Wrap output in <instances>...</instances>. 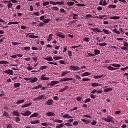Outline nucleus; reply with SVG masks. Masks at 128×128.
Wrapping results in <instances>:
<instances>
[{
    "label": "nucleus",
    "instance_id": "nucleus-1",
    "mask_svg": "<svg viewBox=\"0 0 128 128\" xmlns=\"http://www.w3.org/2000/svg\"><path fill=\"white\" fill-rule=\"evenodd\" d=\"M102 120L107 122H114V118L110 116H107L106 118H102Z\"/></svg>",
    "mask_w": 128,
    "mask_h": 128
},
{
    "label": "nucleus",
    "instance_id": "nucleus-2",
    "mask_svg": "<svg viewBox=\"0 0 128 128\" xmlns=\"http://www.w3.org/2000/svg\"><path fill=\"white\" fill-rule=\"evenodd\" d=\"M20 114H22V116H28L32 114V112H30V110H26L24 112H21Z\"/></svg>",
    "mask_w": 128,
    "mask_h": 128
},
{
    "label": "nucleus",
    "instance_id": "nucleus-3",
    "mask_svg": "<svg viewBox=\"0 0 128 128\" xmlns=\"http://www.w3.org/2000/svg\"><path fill=\"white\" fill-rule=\"evenodd\" d=\"M70 69L72 70H74L75 72H78V70H80V68L78 66H70Z\"/></svg>",
    "mask_w": 128,
    "mask_h": 128
},
{
    "label": "nucleus",
    "instance_id": "nucleus-4",
    "mask_svg": "<svg viewBox=\"0 0 128 128\" xmlns=\"http://www.w3.org/2000/svg\"><path fill=\"white\" fill-rule=\"evenodd\" d=\"M4 72L5 74H8L14 76V71L12 70H6Z\"/></svg>",
    "mask_w": 128,
    "mask_h": 128
},
{
    "label": "nucleus",
    "instance_id": "nucleus-5",
    "mask_svg": "<svg viewBox=\"0 0 128 128\" xmlns=\"http://www.w3.org/2000/svg\"><path fill=\"white\" fill-rule=\"evenodd\" d=\"M60 82V81H52L50 83H48L47 86H56V84H58Z\"/></svg>",
    "mask_w": 128,
    "mask_h": 128
},
{
    "label": "nucleus",
    "instance_id": "nucleus-6",
    "mask_svg": "<svg viewBox=\"0 0 128 128\" xmlns=\"http://www.w3.org/2000/svg\"><path fill=\"white\" fill-rule=\"evenodd\" d=\"M46 76V74H42L40 77V80H50V78Z\"/></svg>",
    "mask_w": 128,
    "mask_h": 128
},
{
    "label": "nucleus",
    "instance_id": "nucleus-7",
    "mask_svg": "<svg viewBox=\"0 0 128 128\" xmlns=\"http://www.w3.org/2000/svg\"><path fill=\"white\" fill-rule=\"evenodd\" d=\"M45 104L47 106H52V104H54V100L52 99H49L45 102Z\"/></svg>",
    "mask_w": 128,
    "mask_h": 128
},
{
    "label": "nucleus",
    "instance_id": "nucleus-8",
    "mask_svg": "<svg viewBox=\"0 0 128 128\" xmlns=\"http://www.w3.org/2000/svg\"><path fill=\"white\" fill-rule=\"evenodd\" d=\"M74 78H64L61 79L60 82H68V80H72Z\"/></svg>",
    "mask_w": 128,
    "mask_h": 128
},
{
    "label": "nucleus",
    "instance_id": "nucleus-9",
    "mask_svg": "<svg viewBox=\"0 0 128 128\" xmlns=\"http://www.w3.org/2000/svg\"><path fill=\"white\" fill-rule=\"evenodd\" d=\"M43 98H44V96L41 95L40 96H38L36 98H34L33 100L34 102H36V100H42Z\"/></svg>",
    "mask_w": 128,
    "mask_h": 128
},
{
    "label": "nucleus",
    "instance_id": "nucleus-10",
    "mask_svg": "<svg viewBox=\"0 0 128 128\" xmlns=\"http://www.w3.org/2000/svg\"><path fill=\"white\" fill-rule=\"evenodd\" d=\"M91 30L94 32H102V31L100 30L98 28H91Z\"/></svg>",
    "mask_w": 128,
    "mask_h": 128
},
{
    "label": "nucleus",
    "instance_id": "nucleus-11",
    "mask_svg": "<svg viewBox=\"0 0 128 128\" xmlns=\"http://www.w3.org/2000/svg\"><path fill=\"white\" fill-rule=\"evenodd\" d=\"M62 118H74V117L70 116L68 114H64Z\"/></svg>",
    "mask_w": 128,
    "mask_h": 128
},
{
    "label": "nucleus",
    "instance_id": "nucleus-12",
    "mask_svg": "<svg viewBox=\"0 0 128 128\" xmlns=\"http://www.w3.org/2000/svg\"><path fill=\"white\" fill-rule=\"evenodd\" d=\"M90 73L89 72H84L82 74L81 76H82V78H84V76H90Z\"/></svg>",
    "mask_w": 128,
    "mask_h": 128
},
{
    "label": "nucleus",
    "instance_id": "nucleus-13",
    "mask_svg": "<svg viewBox=\"0 0 128 128\" xmlns=\"http://www.w3.org/2000/svg\"><path fill=\"white\" fill-rule=\"evenodd\" d=\"M46 116H55V114L52 112H48L46 113Z\"/></svg>",
    "mask_w": 128,
    "mask_h": 128
},
{
    "label": "nucleus",
    "instance_id": "nucleus-14",
    "mask_svg": "<svg viewBox=\"0 0 128 128\" xmlns=\"http://www.w3.org/2000/svg\"><path fill=\"white\" fill-rule=\"evenodd\" d=\"M32 106V103L24 104L21 106V108H28V106Z\"/></svg>",
    "mask_w": 128,
    "mask_h": 128
},
{
    "label": "nucleus",
    "instance_id": "nucleus-15",
    "mask_svg": "<svg viewBox=\"0 0 128 128\" xmlns=\"http://www.w3.org/2000/svg\"><path fill=\"white\" fill-rule=\"evenodd\" d=\"M70 72V71L66 70L62 72L61 76H66Z\"/></svg>",
    "mask_w": 128,
    "mask_h": 128
},
{
    "label": "nucleus",
    "instance_id": "nucleus-16",
    "mask_svg": "<svg viewBox=\"0 0 128 128\" xmlns=\"http://www.w3.org/2000/svg\"><path fill=\"white\" fill-rule=\"evenodd\" d=\"M40 120H35L34 121L30 122V124H40Z\"/></svg>",
    "mask_w": 128,
    "mask_h": 128
},
{
    "label": "nucleus",
    "instance_id": "nucleus-17",
    "mask_svg": "<svg viewBox=\"0 0 128 128\" xmlns=\"http://www.w3.org/2000/svg\"><path fill=\"white\" fill-rule=\"evenodd\" d=\"M40 120H35L34 121L30 122V124H40Z\"/></svg>",
    "mask_w": 128,
    "mask_h": 128
},
{
    "label": "nucleus",
    "instance_id": "nucleus-18",
    "mask_svg": "<svg viewBox=\"0 0 128 128\" xmlns=\"http://www.w3.org/2000/svg\"><path fill=\"white\" fill-rule=\"evenodd\" d=\"M100 86H102V84H98V83H92V86L93 87Z\"/></svg>",
    "mask_w": 128,
    "mask_h": 128
},
{
    "label": "nucleus",
    "instance_id": "nucleus-19",
    "mask_svg": "<svg viewBox=\"0 0 128 128\" xmlns=\"http://www.w3.org/2000/svg\"><path fill=\"white\" fill-rule=\"evenodd\" d=\"M56 36H59V38H66L64 35L60 34L58 32H56Z\"/></svg>",
    "mask_w": 128,
    "mask_h": 128
},
{
    "label": "nucleus",
    "instance_id": "nucleus-20",
    "mask_svg": "<svg viewBox=\"0 0 128 128\" xmlns=\"http://www.w3.org/2000/svg\"><path fill=\"white\" fill-rule=\"evenodd\" d=\"M108 70H118V68H114L111 66H108Z\"/></svg>",
    "mask_w": 128,
    "mask_h": 128
},
{
    "label": "nucleus",
    "instance_id": "nucleus-21",
    "mask_svg": "<svg viewBox=\"0 0 128 128\" xmlns=\"http://www.w3.org/2000/svg\"><path fill=\"white\" fill-rule=\"evenodd\" d=\"M12 6H14V4L12 3L10 1L8 3V4L7 6L8 10H10V8H12Z\"/></svg>",
    "mask_w": 128,
    "mask_h": 128
},
{
    "label": "nucleus",
    "instance_id": "nucleus-22",
    "mask_svg": "<svg viewBox=\"0 0 128 128\" xmlns=\"http://www.w3.org/2000/svg\"><path fill=\"white\" fill-rule=\"evenodd\" d=\"M110 20H118L120 18V16H113L110 17Z\"/></svg>",
    "mask_w": 128,
    "mask_h": 128
},
{
    "label": "nucleus",
    "instance_id": "nucleus-23",
    "mask_svg": "<svg viewBox=\"0 0 128 128\" xmlns=\"http://www.w3.org/2000/svg\"><path fill=\"white\" fill-rule=\"evenodd\" d=\"M30 82H38V78L34 77V78H32L31 80H30Z\"/></svg>",
    "mask_w": 128,
    "mask_h": 128
},
{
    "label": "nucleus",
    "instance_id": "nucleus-24",
    "mask_svg": "<svg viewBox=\"0 0 128 128\" xmlns=\"http://www.w3.org/2000/svg\"><path fill=\"white\" fill-rule=\"evenodd\" d=\"M44 60L48 62H52V60H54L52 57H47L46 58H44Z\"/></svg>",
    "mask_w": 128,
    "mask_h": 128
},
{
    "label": "nucleus",
    "instance_id": "nucleus-25",
    "mask_svg": "<svg viewBox=\"0 0 128 128\" xmlns=\"http://www.w3.org/2000/svg\"><path fill=\"white\" fill-rule=\"evenodd\" d=\"M68 86H66L64 88L61 89L58 92H64V90H68Z\"/></svg>",
    "mask_w": 128,
    "mask_h": 128
},
{
    "label": "nucleus",
    "instance_id": "nucleus-26",
    "mask_svg": "<svg viewBox=\"0 0 128 128\" xmlns=\"http://www.w3.org/2000/svg\"><path fill=\"white\" fill-rule=\"evenodd\" d=\"M111 66H114V68H120L121 66L120 64H112Z\"/></svg>",
    "mask_w": 128,
    "mask_h": 128
},
{
    "label": "nucleus",
    "instance_id": "nucleus-27",
    "mask_svg": "<svg viewBox=\"0 0 128 128\" xmlns=\"http://www.w3.org/2000/svg\"><path fill=\"white\" fill-rule=\"evenodd\" d=\"M102 18H104V16L99 15L98 16H95L92 17V18H100V20L102 19Z\"/></svg>",
    "mask_w": 128,
    "mask_h": 128
},
{
    "label": "nucleus",
    "instance_id": "nucleus-28",
    "mask_svg": "<svg viewBox=\"0 0 128 128\" xmlns=\"http://www.w3.org/2000/svg\"><path fill=\"white\" fill-rule=\"evenodd\" d=\"M13 114H14V116H20V113H18V111L13 112Z\"/></svg>",
    "mask_w": 128,
    "mask_h": 128
},
{
    "label": "nucleus",
    "instance_id": "nucleus-29",
    "mask_svg": "<svg viewBox=\"0 0 128 128\" xmlns=\"http://www.w3.org/2000/svg\"><path fill=\"white\" fill-rule=\"evenodd\" d=\"M81 120H82V122H84V124H90V120H86V119H81Z\"/></svg>",
    "mask_w": 128,
    "mask_h": 128
},
{
    "label": "nucleus",
    "instance_id": "nucleus-30",
    "mask_svg": "<svg viewBox=\"0 0 128 128\" xmlns=\"http://www.w3.org/2000/svg\"><path fill=\"white\" fill-rule=\"evenodd\" d=\"M54 60H62V58H64L62 57V56H54L53 57Z\"/></svg>",
    "mask_w": 128,
    "mask_h": 128
},
{
    "label": "nucleus",
    "instance_id": "nucleus-31",
    "mask_svg": "<svg viewBox=\"0 0 128 128\" xmlns=\"http://www.w3.org/2000/svg\"><path fill=\"white\" fill-rule=\"evenodd\" d=\"M67 6H72L74 4V2H66Z\"/></svg>",
    "mask_w": 128,
    "mask_h": 128
},
{
    "label": "nucleus",
    "instance_id": "nucleus-32",
    "mask_svg": "<svg viewBox=\"0 0 128 128\" xmlns=\"http://www.w3.org/2000/svg\"><path fill=\"white\" fill-rule=\"evenodd\" d=\"M24 100H18L16 102V104H24Z\"/></svg>",
    "mask_w": 128,
    "mask_h": 128
},
{
    "label": "nucleus",
    "instance_id": "nucleus-33",
    "mask_svg": "<svg viewBox=\"0 0 128 128\" xmlns=\"http://www.w3.org/2000/svg\"><path fill=\"white\" fill-rule=\"evenodd\" d=\"M104 76V74H102L100 76H94V78H95V80H98V78H102V76Z\"/></svg>",
    "mask_w": 128,
    "mask_h": 128
},
{
    "label": "nucleus",
    "instance_id": "nucleus-34",
    "mask_svg": "<svg viewBox=\"0 0 128 128\" xmlns=\"http://www.w3.org/2000/svg\"><path fill=\"white\" fill-rule=\"evenodd\" d=\"M108 8H116V6L114 4H109L108 6Z\"/></svg>",
    "mask_w": 128,
    "mask_h": 128
},
{
    "label": "nucleus",
    "instance_id": "nucleus-35",
    "mask_svg": "<svg viewBox=\"0 0 128 128\" xmlns=\"http://www.w3.org/2000/svg\"><path fill=\"white\" fill-rule=\"evenodd\" d=\"M102 32H104V34H110L111 32L108 30H106V29H102Z\"/></svg>",
    "mask_w": 128,
    "mask_h": 128
},
{
    "label": "nucleus",
    "instance_id": "nucleus-36",
    "mask_svg": "<svg viewBox=\"0 0 128 128\" xmlns=\"http://www.w3.org/2000/svg\"><path fill=\"white\" fill-rule=\"evenodd\" d=\"M38 116V113L35 112L33 114H32V115H30V118H36V116Z\"/></svg>",
    "mask_w": 128,
    "mask_h": 128
},
{
    "label": "nucleus",
    "instance_id": "nucleus-37",
    "mask_svg": "<svg viewBox=\"0 0 128 128\" xmlns=\"http://www.w3.org/2000/svg\"><path fill=\"white\" fill-rule=\"evenodd\" d=\"M28 37L30 38H38V36H34V35H32V34L29 35Z\"/></svg>",
    "mask_w": 128,
    "mask_h": 128
},
{
    "label": "nucleus",
    "instance_id": "nucleus-38",
    "mask_svg": "<svg viewBox=\"0 0 128 128\" xmlns=\"http://www.w3.org/2000/svg\"><path fill=\"white\" fill-rule=\"evenodd\" d=\"M52 34H50L48 36V38L47 39V40L48 42H50L52 40Z\"/></svg>",
    "mask_w": 128,
    "mask_h": 128
},
{
    "label": "nucleus",
    "instance_id": "nucleus-39",
    "mask_svg": "<svg viewBox=\"0 0 128 128\" xmlns=\"http://www.w3.org/2000/svg\"><path fill=\"white\" fill-rule=\"evenodd\" d=\"M113 32L115 34H120V32L119 30H116V28H114L113 29Z\"/></svg>",
    "mask_w": 128,
    "mask_h": 128
},
{
    "label": "nucleus",
    "instance_id": "nucleus-40",
    "mask_svg": "<svg viewBox=\"0 0 128 128\" xmlns=\"http://www.w3.org/2000/svg\"><path fill=\"white\" fill-rule=\"evenodd\" d=\"M8 64V61H4V60L0 61V64Z\"/></svg>",
    "mask_w": 128,
    "mask_h": 128
},
{
    "label": "nucleus",
    "instance_id": "nucleus-41",
    "mask_svg": "<svg viewBox=\"0 0 128 128\" xmlns=\"http://www.w3.org/2000/svg\"><path fill=\"white\" fill-rule=\"evenodd\" d=\"M19 86H20V83L18 82V83L14 84V88H18Z\"/></svg>",
    "mask_w": 128,
    "mask_h": 128
},
{
    "label": "nucleus",
    "instance_id": "nucleus-42",
    "mask_svg": "<svg viewBox=\"0 0 128 128\" xmlns=\"http://www.w3.org/2000/svg\"><path fill=\"white\" fill-rule=\"evenodd\" d=\"M110 90H112V88H107L104 90V92H110Z\"/></svg>",
    "mask_w": 128,
    "mask_h": 128
},
{
    "label": "nucleus",
    "instance_id": "nucleus-43",
    "mask_svg": "<svg viewBox=\"0 0 128 128\" xmlns=\"http://www.w3.org/2000/svg\"><path fill=\"white\" fill-rule=\"evenodd\" d=\"M54 122H58V124H62V122H63L62 120H58V119L54 120Z\"/></svg>",
    "mask_w": 128,
    "mask_h": 128
},
{
    "label": "nucleus",
    "instance_id": "nucleus-44",
    "mask_svg": "<svg viewBox=\"0 0 128 128\" xmlns=\"http://www.w3.org/2000/svg\"><path fill=\"white\" fill-rule=\"evenodd\" d=\"M94 52L95 56H98V54H100V50H96L94 51Z\"/></svg>",
    "mask_w": 128,
    "mask_h": 128
},
{
    "label": "nucleus",
    "instance_id": "nucleus-45",
    "mask_svg": "<svg viewBox=\"0 0 128 128\" xmlns=\"http://www.w3.org/2000/svg\"><path fill=\"white\" fill-rule=\"evenodd\" d=\"M18 24V22H8V24Z\"/></svg>",
    "mask_w": 128,
    "mask_h": 128
},
{
    "label": "nucleus",
    "instance_id": "nucleus-46",
    "mask_svg": "<svg viewBox=\"0 0 128 128\" xmlns=\"http://www.w3.org/2000/svg\"><path fill=\"white\" fill-rule=\"evenodd\" d=\"M48 64H54V66H58V63L54 62H48Z\"/></svg>",
    "mask_w": 128,
    "mask_h": 128
},
{
    "label": "nucleus",
    "instance_id": "nucleus-47",
    "mask_svg": "<svg viewBox=\"0 0 128 128\" xmlns=\"http://www.w3.org/2000/svg\"><path fill=\"white\" fill-rule=\"evenodd\" d=\"M50 18H46L43 20V22H44L45 24H48V22H50Z\"/></svg>",
    "mask_w": 128,
    "mask_h": 128
},
{
    "label": "nucleus",
    "instance_id": "nucleus-48",
    "mask_svg": "<svg viewBox=\"0 0 128 128\" xmlns=\"http://www.w3.org/2000/svg\"><path fill=\"white\" fill-rule=\"evenodd\" d=\"M46 68H48V66H41L40 68V70H46Z\"/></svg>",
    "mask_w": 128,
    "mask_h": 128
},
{
    "label": "nucleus",
    "instance_id": "nucleus-49",
    "mask_svg": "<svg viewBox=\"0 0 128 128\" xmlns=\"http://www.w3.org/2000/svg\"><path fill=\"white\" fill-rule=\"evenodd\" d=\"M106 42H103V43H100L98 44V46H106Z\"/></svg>",
    "mask_w": 128,
    "mask_h": 128
},
{
    "label": "nucleus",
    "instance_id": "nucleus-50",
    "mask_svg": "<svg viewBox=\"0 0 128 128\" xmlns=\"http://www.w3.org/2000/svg\"><path fill=\"white\" fill-rule=\"evenodd\" d=\"M82 80H83V82H88V80H90V78H83Z\"/></svg>",
    "mask_w": 128,
    "mask_h": 128
},
{
    "label": "nucleus",
    "instance_id": "nucleus-51",
    "mask_svg": "<svg viewBox=\"0 0 128 128\" xmlns=\"http://www.w3.org/2000/svg\"><path fill=\"white\" fill-rule=\"evenodd\" d=\"M56 4H60V5H64V2H56Z\"/></svg>",
    "mask_w": 128,
    "mask_h": 128
},
{
    "label": "nucleus",
    "instance_id": "nucleus-52",
    "mask_svg": "<svg viewBox=\"0 0 128 128\" xmlns=\"http://www.w3.org/2000/svg\"><path fill=\"white\" fill-rule=\"evenodd\" d=\"M84 102L85 104L90 102V98H86V99H85Z\"/></svg>",
    "mask_w": 128,
    "mask_h": 128
},
{
    "label": "nucleus",
    "instance_id": "nucleus-53",
    "mask_svg": "<svg viewBox=\"0 0 128 128\" xmlns=\"http://www.w3.org/2000/svg\"><path fill=\"white\" fill-rule=\"evenodd\" d=\"M42 4H43L44 6H48V4H50V2H43Z\"/></svg>",
    "mask_w": 128,
    "mask_h": 128
},
{
    "label": "nucleus",
    "instance_id": "nucleus-54",
    "mask_svg": "<svg viewBox=\"0 0 128 128\" xmlns=\"http://www.w3.org/2000/svg\"><path fill=\"white\" fill-rule=\"evenodd\" d=\"M90 98H96V95L91 94L90 95Z\"/></svg>",
    "mask_w": 128,
    "mask_h": 128
},
{
    "label": "nucleus",
    "instance_id": "nucleus-55",
    "mask_svg": "<svg viewBox=\"0 0 128 128\" xmlns=\"http://www.w3.org/2000/svg\"><path fill=\"white\" fill-rule=\"evenodd\" d=\"M52 10L58 11L60 10V8H58V6H54L52 8Z\"/></svg>",
    "mask_w": 128,
    "mask_h": 128
},
{
    "label": "nucleus",
    "instance_id": "nucleus-56",
    "mask_svg": "<svg viewBox=\"0 0 128 128\" xmlns=\"http://www.w3.org/2000/svg\"><path fill=\"white\" fill-rule=\"evenodd\" d=\"M63 126H64V124H60L58 126H56V128H62Z\"/></svg>",
    "mask_w": 128,
    "mask_h": 128
},
{
    "label": "nucleus",
    "instance_id": "nucleus-57",
    "mask_svg": "<svg viewBox=\"0 0 128 128\" xmlns=\"http://www.w3.org/2000/svg\"><path fill=\"white\" fill-rule=\"evenodd\" d=\"M74 76L76 80H82V78L78 75H75Z\"/></svg>",
    "mask_w": 128,
    "mask_h": 128
},
{
    "label": "nucleus",
    "instance_id": "nucleus-58",
    "mask_svg": "<svg viewBox=\"0 0 128 128\" xmlns=\"http://www.w3.org/2000/svg\"><path fill=\"white\" fill-rule=\"evenodd\" d=\"M3 116H8V112H4L3 114H2Z\"/></svg>",
    "mask_w": 128,
    "mask_h": 128
},
{
    "label": "nucleus",
    "instance_id": "nucleus-59",
    "mask_svg": "<svg viewBox=\"0 0 128 128\" xmlns=\"http://www.w3.org/2000/svg\"><path fill=\"white\" fill-rule=\"evenodd\" d=\"M91 124L92 126H96V120H93L91 123Z\"/></svg>",
    "mask_w": 128,
    "mask_h": 128
},
{
    "label": "nucleus",
    "instance_id": "nucleus-60",
    "mask_svg": "<svg viewBox=\"0 0 128 128\" xmlns=\"http://www.w3.org/2000/svg\"><path fill=\"white\" fill-rule=\"evenodd\" d=\"M64 126H72V124L70 123H66L64 124Z\"/></svg>",
    "mask_w": 128,
    "mask_h": 128
},
{
    "label": "nucleus",
    "instance_id": "nucleus-61",
    "mask_svg": "<svg viewBox=\"0 0 128 128\" xmlns=\"http://www.w3.org/2000/svg\"><path fill=\"white\" fill-rule=\"evenodd\" d=\"M68 56L70 57L72 56V52L70 50H69L68 52Z\"/></svg>",
    "mask_w": 128,
    "mask_h": 128
},
{
    "label": "nucleus",
    "instance_id": "nucleus-62",
    "mask_svg": "<svg viewBox=\"0 0 128 128\" xmlns=\"http://www.w3.org/2000/svg\"><path fill=\"white\" fill-rule=\"evenodd\" d=\"M123 44H124V46H126V48H128V42H124Z\"/></svg>",
    "mask_w": 128,
    "mask_h": 128
},
{
    "label": "nucleus",
    "instance_id": "nucleus-63",
    "mask_svg": "<svg viewBox=\"0 0 128 128\" xmlns=\"http://www.w3.org/2000/svg\"><path fill=\"white\" fill-rule=\"evenodd\" d=\"M30 50V46H26L24 48V50Z\"/></svg>",
    "mask_w": 128,
    "mask_h": 128
},
{
    "label": "nucleus",
    "instance_id": "nucleus-64",
    "mask_svg": "<svg viewBox=\"0 0 128 128\" xmlns=\"http://www.w3.org/2000/svg\"><path fill=\"white\" fill-rule=\"evenodd\" d=\"M48 124L47 122L42 123V126H48Z\"/></svg>",
    "mask_w": 128,
    "mask_h": 128
}]
</instances>
